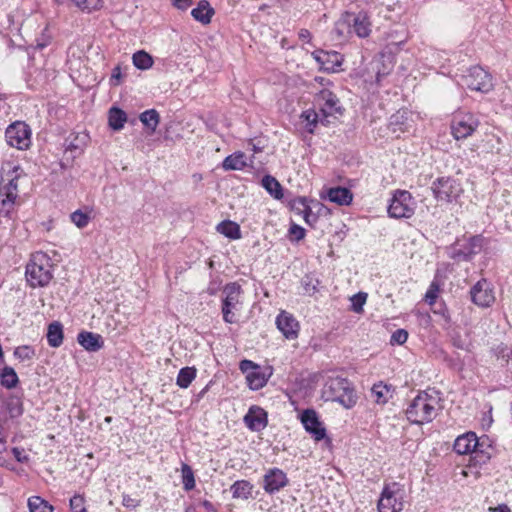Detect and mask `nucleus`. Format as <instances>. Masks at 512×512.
Returning <instances> with one entry per match:
<instances>
[{"mask_svg":"<svg viewBox=\"0 0 512 512\" xmlns=\"http://www.w3.org/2000/svg\"><path fill=\"white\" fill-rule=\"evenodd\" d=\"M440 393L434 389L421 391L405 410L407 419L417 425L431 422L441 410Z\"/></svg>","mask_w":512,"mask_h":512,"instance_id":"f257e3e1","label":"nucleus"},{"mask_svg":"<svg viewBox=\"0 0 512 512\" xmlns=\"http://www.w3.org/2000/svg\"><path fill=\"white\" fill-rule=\"evenodd\" d=\"M22 173L19 166H14L2 177V182H7L0 187V217L12 219L18 199L17 180Z\"/></svg>","mask_w":512,"mask_h":512,"instance_id":"f03ea898","label":"nucleus"},{"mask_svg":"<svg viewBox=\"0 0 512 512\" xmlns=\"http://www.w3.org/2000/svg\"><path fill=\"white\" fill-rule=\"evenodd\" d=\"M51 267L50 259L45 253H34L26 266L28 283L32 287L46 286L52 279Z\"/></svg>","mask_w":512,"mask_h":512,"instance_id":"7ed1b4c3","label":"nucleus"},{"mask_svg":"<svg viewBox=\"0 0 512 512\" xmlns=\"http://www.w3.org/2000/svg\"><path fill=\"white\" fill-rule=\"evenodd\" d=\"M405 504V490L399 483L384 486L378 500V512H401Z\"/></svg>","mask_w":512,"mask_h":512,"instance_id":"20e7f679","label":"nucleus"},{"mask_svg":"<svg viewBox=\"0 0 512 512\" xmlns=\"http://www.w3.org/2000/svg\"><path fill=\"white\" fill-rule=\"evenodd\" d=\"M431 189L436 200L447 203L457 202L464 192L460 181L453 177L437 178Z\"/></svg>","mask_w":512,"mask_h":512,"instance_id":"39448f33","label":"nucleus"},{"mask_svg":"<svg viewBox=\"0 0 512 512\" xmlns=\"http://www.w3.org/2000/svg\"><path fill=\"white\" fill-rule=\"evenodd\" d=\"M478 117L470 112H458L451 121V134L456 140L470 137L479 127Z\"/></svg>","mask_w":512,"mask_h":512,"instance_id":"423d86ee","label":"nucleus"},{"mask_svg":"<svg viewBox=\"0 0 512 512\" xmlns=\"http://www.w3.org/2000/svg\"><path fill=\"white\" fill-rule=\"evenodd\" d=\"M415 203L410 192L406 190H397L393 194L388 214L392 218H410L414 214Z\"/></svg>","mask_w":512,"mask_h":512,"instance_id":"0eeeda50","label":"nucleus"},{"mask_svg":"<svg viewBox=\"0 0 512 512\" xmlns=\"http://www.w3.org/2000/svg\"><path fill=\"white\" fill-rule=\"evenodd\" d=\"M31 129L23 121L10 124L5 131V139L9 146L18 150H26L31 145Z\"/></svg>","mask_w":512,"mask_h":512,"instance_id":"6e6552de","label":"nucleus"},{"mask_svg":"<svg viewBox=\"0 0 512 512\" xmlns=\"http://www.w3.org/2000/svg\"><path fill=\"white\" fill-rule=\"evenodd\" d=\"M241 286L237 283H229L224 287L223 294L225 295L222 304L223 319L226 323H235V315L232 310H238L242 304L241 301Z\"/></svg>","mask_w":512,"mask_h":512,"instance_id":"1a4fd4ad","label":"nucleus"},{"mask_svg":"<svg viewBox=\"0 0 512 512\" xmlns=\"http://www.w3.org/2000/svg\"><path fill=\"white\" fill-rule=\"evenodd\" d=\"M463 83L470 90L487 93L493 88L492 77L480 66H474L463 76Z\"/></svg>","mask_w":512,"mask_h":512,"instance_id":"9d476101","label":"nucleus"},{"mask_svg":"<svg viewBox=\"0 0 512 512\" xmlns=\"http://www.w3.org/2000/svg\"><path fill=\"white\" fill-rule=\"evenodd\" d=\"M472 302L482 308L489 307L495 302L491 283L486 279L479 280L470 290Z\"/></svg>","mask_w":512,"mask_h":512,"instance_id":"9b49d317","label":"nucleus"},{"mask_svg":"<svg viewBox=\"0 0 512 512\" xmlns=\"http://www.w3.org/2000/svg\"><path fill=\"white\" fill-rule=\"evenodd\" d=\"M315 103L318 106L324 119H326L328 116L341 113L339 99L328 89H322L316 94Z\"/></svg>","mask_w":512,"mask_h":512,"instance_id":"f8f14e48","label":"nucleus"},{"mask_svg":"<svg viewBox=\"0 0 512 512\" xmlns=\"http://www.w3.org/2000/svg\"><path fill=\"white\" fill-rule=\"evenodd\" d=\"M341 24H346L350 32L355 33L361 38L367 37L371 32V23L365 13H347Z\"/></svg>","mask_w":512,"mask_h":512,"instance_id":"ddd939ff","label":"nucleus"},{"mask_svg":"<svg viewBox=\"0 0 512 512\" xmlns=\"http://www.w3.org/2000/svg\"><path fill=\"white\" fill-rule=\"evenodd\" d=\"M483 443L474 432H467L456 438L454 442V451L459 455H467L471 453L482 452L481 447Z\"/></svg>","mask_w":512,"mask_h":512,"instance_id":"4468645a","label":"nucleus"},{"mask_svg":"<svg viewBox=\"0 0 512 512\" xmlns=\"http://www.w3.org/2000/svg\"><path fill=\"white\" fill-rule=\"evenodd\" d=\"M301 422L307 432H309L316 441L325 438L326 430L319 421L317 413L313 409H306L301 414Z\"/></svg>","mask_w":512,"mask_h":512,"instance_id":"2eb2a0df","label":"nucleus"},{"mask_svg":"<svg viewBox=\"0 0 512 512\" xmlns=\"http://www.w3.org/2000/svg\"><path fill=\"white\" fill-rule=\"evenodd\" d=\"M276 325L286 339L294 340L298 337L299 322L292 314L281 311L276 318Z\"/></svg>","mask_w":512,"mask_h":512,"instance_id":"dca6fc26","label":"nucleus"},{"mask_svg":"<svg viewBox=\"0 0 512 512\" xmlns=\"http://www.w3.org/2000/svg\"><path fill=\"white\" fill-rule=\"evenodd\" d=\"M287 483L288 479L286 474L278 468L267 470L263 477V488L269 494L278 492L281 488L285 487Z\"/></svg>","mask_w":512,"mask_h":512,"instance_id":"f3484780","label":"nucleus"},{"mask_svg":"<svg viewBox=\"0 0 512 512\" xmlns=\"http://www.w3.org/2000/svg\"><path fill=\"white\" fill-rule=\"evenodd\" d=\"M244 423L252 431H261L268 423L267 412L259 406H251L244 416Z\"/></svg>","mask_w":512,"mask_h":512,"instance_id":"a211bd4d","label":"nucleus"},{"mask_svg":"<svg viewBox=\"0 0 512 512\" xmlns=\"http://www.w3.org/2000/svg\"><path fill=\"white\" fill-rule=\"evenodd\" d=\"M336 387L342 388L344 393L341 395L335 394L331 399L342 404L345 408L353 407L356 404V397L353 394V390L347 386V382L341 379L332 380L329 383V388L334 390Z\"/></svg>","mask_w":512,"mask_h":512,"instance_id":"6ab92c4d","label":"nucleus"},{"mask_svg":"<svg viewBox=\"0 0 512 512\" xmlns=\"http://www.w3.org/2000/svg\"><path fill=\"white\" fill-rule=\"evenodd\" d=\"M314 58L321 65L322 69L326 71H336L342 64L341 56L337 52L316 51Z\"/></svg>","mask_w":512,"mask_h":512,"instance_id":"aec40b11","label":"nucleus"},{"mask_svg":"<svg viewBox=\"0 0 512 512\" xmlns=\"http://www.w3.org/2000/svg\"><path fill=\"white\" fill-rule=\"evenodd\" d=\"M78 343L87 351L96 352L103 347L102 337L92 332L83 331L78 334Z\"/></svg>","mask_w":512,"mask_h":512,"instance_id":"412c9836","label":"nucleus"},{"mask_svg":"<svg viewBox=\"0 0 512 512\" xmlns=\"http://www.w3.org/2000/svg\"><path fill=\"white\" fill-rule=\"evenodd\" d=\"M214 14L215 11L207 0L199 1L197 7L191 11L192 17L203 25L209 24Z\"/></svg>","mask_w":512,"mask_h":512,"instance_id":"4be33fe9","label":"nucleus"},{"mask_svg":"<svg viewBox=\"0 0 512 512\" xmlns=\"http://www.w3.org/2000/svg\"><path fill=\"white\" fill-rule=\"evenodd\" d=\"M327 199L338 205H349L353 200V194L348 188L334 187L327 191Z\"/></svg>","mask_w":512,"mask_h":512,"instance_id":"5701e85b","label":"nucleus"},{"mask_svg":"<svg viewBox=\"0 0 512 512\" xmlns=\"http://www.w3.org/2000/svg\"><path fill=\"white\" fill-rule=\"evenodd\" d=\"M247 166L246 156L243 152H235L227 156L222 162V168L229 170H242Z\"/></svg>","mask_w":512,"mask_h":512,"instance_id":"b1692460","label":"nucleus"},{"mask_svg":"<svg viewBox=\"0 0 512 512\" xmlns=\"http://www.w3.org/2000/svg\"><path fill=\"white\" fill-rule=\"evenodd\" d=\"M371 396L377 404H385L392 397L391 386L379 382L371 389Z\"/></svg>","mask_w":512,"mask_h":512,"instance_id":"393cba45","label":"nucleus"},{"mask_svg":"<svg viewBox=\"0 0 512 512\" xmlns=\"http://www.w3.org/2000/svg\"><path fill=\"white\" fill-rule=\"evenodd\" d=\"M217 231L229 239H240L241 238V230L240 226L233 221L225 220L217 225Z\"/></svg>","mask_w":512,"mask_h":512,"instance_id":"a878e982","label":"nucleus"},{"mask_svg":"<svg viewBox=\"0 0 512 512\" xmlns=\"http://www.w3.org/2000/svg\"><path fill=\"white\" fill-rule=\"evenodd\" d=\"M249 387L252 390H258L264 387L268 381V376L264 373L262 368L259 366L254 368V371L246 376Z\"/></svg>","mask_w":512,"mask_h":512,"instance_id":"bb28decb","label":"nucleus"},{"mask_svg":"<svg viewBox=\"0 0 512 512\" xmlns=\"http://www.w3.org/2000/svg\"><path fill=\"white\" fill-rule=\"evenodd\" d=\"M253 485L246 480L236 481L230 488L233 498L248 499L251 496Z\"/></svg>","mask_w":512,"mask_h":512,"instance_id":"cd10ccee","label":"nucleus"},{"mask_svg":"<svg viewBox=\"0 0 512 512\" xmlns=\"http://www.w3.org/2000/svg\"><path fill=\"white\" fill-rule=\"evenodd\" d=\"M262 186L265 190L273 196L275 199L280 200L283 198V190L280 183L276 178L270 175H266L262 178L261 181Z\"/></svg>","mask_w":512,"mask_h":512,"instance_id":"c85d7f7f","label":"nucleus"},{"mask_svg":"<svg viewBox=\"0 0 512 512\" xmlns=\"http://www.w3.org/2000/svg\"><path fill=\"white\" fill-rule=\"evenodd\" d=\"M197 375V369L195 367H184L180 369L177 378L176 384L183 389H186L190 386V384L195 380Z\"/></svg>","mask_w":512,"mask_h":512,"instance_id":"c756f323","label":"nucleus"},{"mask_svg":"<svg viewBox=\"0 0 512 512\" xmlns=\"http://www.w3.org/2000/svg\"><path fill=\"white\" fill-rule=\"evenodd\" d=\"M47 341L51 347H59L63 342V329L59 322L48 326Z\"/></svg>","mask_w":512,"mask_h":512,"instance_id":"7c9ffc66","label":"nucleus"},{"mask_svg":"<svg viewBox=\"0 0 512 512\" xmlns=\"http://www.w3.org/2000/svg\"><path fill=\"white\" fill-rule=\"evenodd\" d=\"M109 125L113 130H121L124 127V124L127 121L126 113L116 107H113L109 110Z\"/></svg>","mask_w":512,"mask_h":512,"instance_id":"2f4dec72","label":"nucleus"},{"mask_svg":"<svg viewBox=\"0 0 512 512\" xmlns=\"http://www.w3.org/2000/svg\"><path fill=\"white\" fill-rule=\"evenodd\" d=\"M28 508L30 512H53L54 507L40 496H31L28 499Z\"/></svg>","mask_w":512,"mask_h":512,"instance_id":"473e14b6","label":"nucleus"},{"mask_svg":"<svg viewBox=\"0 0 512 512\" xmlns=\"http://www.w3.org/2000/svg\"><path fill=\"white\" fill-rule=\"evenodd\" d=\"M0 381L2 386L12 389L17 386L19 379L15 370L12 367L6 366L0 373Z\"/></svg>","mask_w":512,"mask_h":512,"instance_id":"72a5a7b5","label":"nucleus"},{"mask_svg":"<svg viewBox=\"0 0 512 512\" xmlns=\"http://www.w3.org/2000/svg\"><path fill=\"white\" fill-rule=\"evenodd\" d=\"M139 119L151 132H155L160 121V116L155 109H150L142 112Z\"/></svg>","mask_w":512,"mask_h":512,"instance_id":"f704fd0d","label":"nucleus"},{"mask_svg":"<svg viewBox=\"0 0 512 512\" xmlns=\"http://www.w3.org/2000/svg\"><path fill=\"white\" fill-rule=\"evenodd\" d=\"M133 64L140 70H147L153 65V58L144 50L137 51L132 56Z\"/></svg>","mask_w":512,"mask_h":512,"instance_id":"c9c22d12","label":"nucleus"},{"mask_svg":"<svg viewBox=\"0 0 512 512\" xmlns=\"http://www.w3.org/2000/svg\"><path fill=\"white\" fill-rule=\"evenodd\" d=\"M5 409L10 418H17L23 413L22 401L19 397L12 396L5 402Z\"/></svg>","mask_w":512,"mask_h":512,"instance_id":"e433bc0d","label":"nucleus"},{"mask_svg":"<svg viewBox=\"0 0 512 512\" xmlns=\"http://www.w3.org/2000/svg\"><path fill=\"white\" fill-rule=\"evenodd\" d=\"M301 119L303 122H305V128L309 133L314 132V128L316 127L318 121H319V114L314 110H306L302 112ZM324 118L320 119V121H323Z\"/></svg>","mask_w":512,"mask_h":512,"instance_id":"4c0bfd02","label":"nucleus"},{"mask_svg":"<svg viewBox=\"0 0 512 512\" xmlns=\"http://www.w3.org/2000/svg\"><path fill=\"white\" fill-rule=\"evenodd\" d=\"M182 482L186 491H191L195 488V478L191 467L187 464L182 465Z\"/></svg>","mask_w":512,"mask_h":512,"instance_id":"58836bf2","label":"nucleus"},{"mask_svg":"<svg viewBox=\"0 0 512 512\" xmlns=\"http://www.w3.org/2000/svg\"><path fill=\"white\" fill-rule=\"evenodd\" d=\"M71 221L78 227L84 228L90 221V216L81 210H76L70 215Z\"/></svg>","mask_w":512,"mask_h":512,"instance_id":"ea45409f","label":"nucleus"},{"mask_svg":"<svg viewBox=\"0 0 512 512\" xmlns=\"http://www.w3.org/2000/svg\"><path fill=\"white\" fill-rule=\"evenodd\" d=\"M14 355L17 359L26 361L31 360L34 357L35 352L32 347L24 345L17 347L14 351Z\"/></svg>","mask_w":512,"mask_h":512,"instance_id":"a19ab883","label":"nucleus"},{"mask_svg":"<svg viewBox=\"0 0 512 512\" xmlns=\"http://www.w3.org/2000/svg\"><path fill=\"white\" fill-rule=\"evenodd\" d=\"M439 292H440V285L436 281H433L430 284V286L425 294V301L429 305H433L438 298Z\"/></svg>","mask_w":512,"mask_h":512,"instance_id":"79ce46f5","label":"nucleus"},{"mask_svg":"<svg viewBox=\"0 0 512 512\" xmlns=\"http://www.w3.org/2000/svg\"><path fill=\"white\" fill-rule=\"evenodd\" d=\"M367 300V294L364 292H359L351 298L352 301V310L356 313H360L363 310V305Z\"/></svg>","mask_w":512,"mask_h":512,"instance_id":"37998d69","label":"nucleus"},{"mask_svg":"<svg viewBox=\"0 0 512 512\" xmlns=\"http://www.w3.org/2000/svg\"><path fill=\"white\" fill-rule=\"evenodd\" d=\"M408 339V332L405 329H397L391 335L390 344L391 345H402Z\"/></svg>","mask_w":512,"mask_h":512,"instance_id":"c03bdc74","label":"nucleus"},{"mask_svg":"<svg viewBox=\"0 0 512 512\" xmlns=\"http://www.w3.org/2000/svg\"><path fill=\"white\" fill-rule=\"evenodd\" d=\"M82 10H94L101 6V0H72Z\"/></svg>","mask_w":512,"mask_h":512,"instance_id":"a18cd8bd","label":"nucleus"},{"mask_svg":"<svg viewBox=\"0 0 512 512\" xmlns=\"http://www.w3.org/2000/svg\"><path fill=\"white\" fill-rule=\"evenodd\" d=\"M84 497L81 495H74L70 499V508L72 512H86V508L84 506Z\"/></svg>","mask_w":512,"mask_h":512,"instance_id":"49530a36","label":"nucleus"},{"mask_svg":"<svg viewBox=\"0 0 512 512\" xmlns=\"http://www.w3.org/2000/svg\"><path fill=\"white\" fill-rule=\"evenodd\" d=\"M292 209L298 215H303L310 207L305 198H297L292 202Z\"/></svg>","mask_w":512,"mask_h":512,"instance_id":"de8ad7c7","label":"nucleus"},{"mask_svg":"<svg viewBox=\"0 0 512 512\" xmlns=\"http://www.w3.org/2000/svg\"><path fill=\"white\" fill-rule=\"evenodd\" d=\"M289 232L297 241L305 237V229L297 224H292Z\"/></svg>","mask_w":512,"mask_h":512,"instance_id":"09e8293b","label":"nucleus"},{"mask_svg":"<svg viewBox=\"0 0 512 512\" xmlns=\"http://www.w3.org/2000/svg\"><path fill=\"white\" fill-rule=\"evenodd\" d=\"M259 367L256 365L253 361L250 360H242L240 362V370L246 374V376H249V373L254 371V368Z\"/></svg>","mask_w":512,"mask_h":512,"instance_id":"8fccbe9b","label":"nucleus"},{"mask_svg":"<svg viewBox=\"0 0 512 512\" xmlns=\"http://www.w3.org/2000/svg\"><path fill=\"white\" fill-rule=\"evenodd\" d=\"M8 434L0 424V453L6 451Z\"/></svg>","mask_w":512,"mask_h":512,"instance_id":"3c124183","label":"nucleus"},{"mask_svg":"<svg viewBox=\"0 0 512 512\" xmlns=\"http://www.w3.org/2000/svg\"><path fill=\"white\" fill-rule=\"evenodd\" d=\"M302 218L304 221L309 224L310 226H313L314 223L317 220V217L312 213L311 209H308L303 215Z\"/></svg>","mask_w":512,"mask_h":512,"instance_id":"603ef678","label":"nucleus"},{"mask_svg":"<svg viewBox=\"0 0 512 512\" xmlns=\"http://www.w3.org/2000/svg\"><path fill=\"white\" fill-rule=\"evenodd\" d=\"M121 78V68L120 66H116L111 75V82L113 85H118Z\"/></svg>","mask_w":512,"mask_h":512,"instance_id":"864d4df0","label":"nucleus"},{"mask_svg":"<svg viewBox=\"0 0 512 512\" xmlns=\"http://www.w3.org/2000/svg\"><path fill=\"white\" fill-rule=\"evenodd\" d=\"M174 5L181 10H185L192 5V0H174Z\"/></svg>","mask_w":512,"mask_h":512,"instance_id":"5fc2aeb1","label":"nucleus"},{"mask_svg":"<svg viewBox=\"0 0 512 512\" xmlns=\"http://www.w3.org/2000/svg\"><path fill=\"white\" fill-rule=\"evenodd\" d=\"M488 512H511V510L506 504H500L496 507H490Z\"/></svg>","mask_w":512,"mask_h":512,"instance_id":"6e6d98bb","label":"nucleus"},{"mask_svg":"<svg viewBox=\"0 0 512 512\" xmlns=\"http://www.w3.org/2000/svg\"><path fill=\"white\" fill-rule=\"evenodd\" d=\"M299 38L302 40V41H306V42H309L311 40V33L309 30L307 29H301L299 31Z\"/></svg>","mask_w":512,"mask_h":512,"instance_id":"4d7b16f0","label":"nucleus"},{"mask_svg":"<svg viewBox=\"0 0 512 512\" xmlns=\"http://www.w3.org/2000/svg\"><path fill=\"white\" fill-rule=\"evenodd\" d=\"M201 504L207 512H217L214 505L210 501L204 500Z\"/></svg>","mask_w":512,"mask_h":512,"instance_id":"13d9d810","label":"nucleus"},{"mask_svg":"<svg viewBox=\"0 0 512 512\" xmlns=\"http://www.w3.org/2000/svg\"><path fill=\"white\" fill-rule=\"evenodd\" d=\"M123 505L126 507H135L136 504L134 503V500L128 496L123 497Z\"/></svg>","mask_w":512,"mask_h":512,"instance_id":"bf43d9fd","label":"nucleus"},{"mask_svg":"<svg viewBox=\"0 0 512 512\" xmlns=\"http://www.w3.org/2000/svg\"><path fill=\"white\" fill-rule=\"evenodd\" d=\"M480 245H481V239L479 237H473L471 239V246H472V248L480 247Z\"/></svg>","mask_w":512,"mask_h":512,"instance_id":"052dcab7","label":"nucleus"},{"mask_svg":"<svg viewBox=\"0 0 512 512\" xmlns=\"http://www.w3.org/2000/svg\"><path fill=\"white\" fill-rule=\"evenodd\" d=\"M13 454L17 458V460H19V461L21 460L20 459V451L18 448H13Z\"/></svg>","mask_w":512,"mask_h":512,"instance_id":"680f3d73","label":"nucleus"},{"mask_svg":"<svg viewBox=\"0 0 512 512\" xmlns=\"http://www.w3.org/2000/svg\"><path fill=\"white\" fill-rule=\"evenodd\" d=\"M185 512H195V510H194L193 508L189 507V508H187V509L185 510Z\"/></svg>","mask_w":512,"mask_h":512,"instance_id":"e2e57ef3","label":"nucleus"},{"mask_svg":"<svg viewBox=\"0 0 512 512\" xmlns=\"http://www.w3.org/2000/svg\"><path fill=\"white\" fill-rule=\"evenodd\" d=\"M380 77H381L380 72H377V81H379V80H380Z\"/></svg>","mask_w":512,"mask_h":512,"instance_id":"0e129e2a","label":"nucleus"},{"mask_svg":"<svg viewBox=\"0 0 512 512\" xmlns=\"http://www.w3.org/2000/svg\"><path fill=\"white\" fill-rule=\"evenodd\" d=\"M464 259H466V260L470 259V255L465 254V255H464Z\"/></svg>","mask_w":512,"mask_h":512,"instance_id":"69168bd1","label":"nucleus"},{"mask_svg":"<svg viewBox=\"0 0 512 512\" xmlns=\"http://www.w3.org/2000/svg\"><path fill=\"white\" fill-rule=\"evenodd\" d=\"M38 47H39V48H44V47H45V44H38Z\"/></svg>","mask_w":512,"mask_h":512,"instance_id":"338daca9","label":"nucleus"},{"mask_svg":"<svg viewBox=\"0 0 512 512\" xmlns=\"http://www.w3.org/2000/svg\"><path fill=\"white\" fill-rule=\"evenodd\" d=\"M110 420H111V418H110V417H107V418H106V421H107V422H110Z\"/></svg>","mask_w":512,"mask_h":512,"instance_id":"774afa93","label":"nucleus"}]
</instances>
